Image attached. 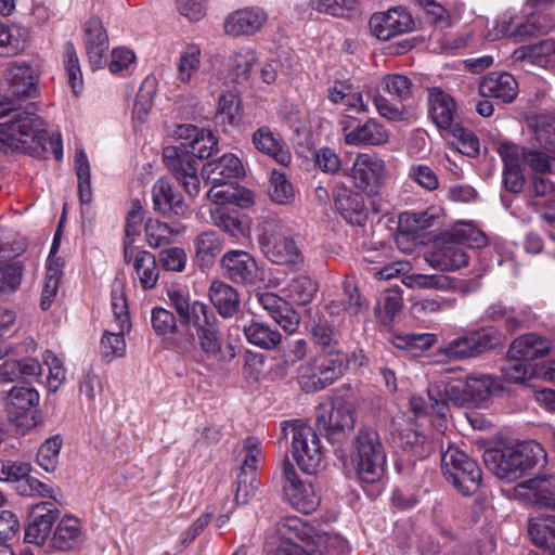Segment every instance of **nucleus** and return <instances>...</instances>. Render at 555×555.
Masks as SVG:
<instances>
[{"label":"nucleus","instance_id":"obj_1","mask_svg":"<svg viewBox=\"0 0 555 555\" xmlns=\"http://www.w3.org/2000/svg\"><path fill=\"white\" fill-rule=\"evenodd\" d=\"M179 134L191 139L185 149L168 146L164 150V160L168 169L178 181L181 182L185 192L196 196L199 192V179L197 176L198 160L211 156L217 147V140L211 132L199 130L193 126H182Z\"/></svg>","mask_w":555,"mask_h":555},{"label":"nucleus","instance_id":"obj_2","mask_svg":"<svg viewBox=\"0 0 555 555\" xmlns=\"http://www.w3.org/2000/svg\"><path fill=\"white\" fill-rule=\"evenodd\" d=\"M485 244L486 236L481 231L469 223H457L434 241L425 260L436 270L454 271L468 263L464 245L478 248Z\"/></svg>","mask_w":555,"mask_h":555},{"label":"nucleus","instance_id":"obj_3","mask_svg":"<svg viewBox=\"0 0 555 555\" xmlns=\"http://www.w3.org/2000/svg\"><path fill=\"white\" fill-rule=\"evenodd\" d=\"M276 531L285 541L275 552L296 546L308 555H340L346 546L345 539L337 534L317 532L298 517H286L279 521Z\"/></svg>","mask_w":555,"mask_h":555},{"label":"nucleus","instance_id":"obj_4","mask_svg":"<svg viewBox=\"0 0 555 555\" xmlns=\"http://www.w3.org/2000/svg\"><path fill=\"white\" fill-rule=\"evenodd\" d=\"M111 308L114 320L105 330L100 341L101 354L108 362L125 356L126 343L124 336L131 328L125 285L120 280H115L112 285Z\"/></svg>","mask_w":555,"mask_h":555},{"label":"nucleus","instance_id":"obj_5","mask_svg":"<svg viewBox=\"0 0 555 555\" xmlns=\"http://www.w3.org/2000/svg\"><path fill=\"white\" fill-rule=\"evenodd\" d=\"M262 254L273 263L296 268L304 256L289 231L278 220H264L258 234Z\"/></svg>","mask_w":555,"mask_h":555},{"label":"nucleus","instance_id":"obj_6","mask_svg":"<svg viewBox=\"0 0 555 555\" xmlns=\"http://www.w3.org/2000/svg\"><path fill=\"white\" fill-rule=\"evenodd\" d=\"M541 452L537 443H528L517 448H505L501 451H488L485 461L494 475L506 481H514L538 464L534 450Z\"/></svg>","mask_w":555,"mask_h":555},{"label":"nucleus","instance_id":"obj_7","mask_svg":"<svg viewBox=\"0 0 555 555\" xmlns=\"http://www.w3.org/2000/svg\"><path fill=\"white\" fill-rule=\"evenodd\" d=\"M354 462L361 481L374 483L382 479L386 467V452L378 433L361 429L354 440Z\"/></svg>","mask_w":555,"mask_h":555},{"label":"nucleus","instance_id":"obj_8","mask_svg":"<svg viewBox=\"0 0 555 555\" xmlns=\"http://www.w3.org/2000/svg\"><path fill=\"white\" fill-rule=\"evenodd\" d=\"M353 404L343 397L320 403L315 409V424L332 443L348 437L354 427Z\"/></svg>","mask_w":555,"mask_h":555},{"label":"nucleus","instance_id":"obj_9","mask_svg":"<svg viewBox=\"0 0 555 555\" xmlns=\"http://www.w3.org/2000/svg\"><path fill=\"white\" fill-rule=\"evenodd\" d=\"M14 118L0 124V154L26 151L44 131V122L37 115L17 113Z\"/></svg>","mask_w":555,"mask_h":555},{"label":"nucleus","instance_id":"obj_10","mask_svg":"<svg viewBox=\"0 0 555 555\" xmlns=\"http://www.w3.org/2000/svg\"><path fill=\"white\" fill-rule=\"evenodd\" d=\"M442 472L447 480L464 495L476 492L481 481V469L462 450L449 447L441 456Z\"/></svg>","mask_w":555,"mask_h":555},{"label":"nucleus","instance_id":"obj_11","mask_svg":"<svg viewBox=\"0 0 555 555\" xmlns=\"http://www.w3.org/2000/svg\"><path fill=\"white\" fill-rule=\"evenodd\" d=\"M534 128L535 141L544 152L521 146V163L527 164L534 172L555 173V115L552 122L542 115L538 116Z\"/></svg>","mask_w":555,"mask_h":555},{"label":"nucleus","instance_id":"obj_12","mask_svg":"<svg viewBox=\"0 0 555 555\" xmlns=\"http://www.w3.org/2000/svg\"><path fill=\"white\" fill-rule=\"evenodd\" d=\"M292 453L298 467L307 474L318 473L323 465L324 453L315 430L300 422L289 424Z\"/></svg>","mask_w":555,"mask_h":555},{"label":"nucleus","instance_id":"obj_13","mask_svg":"<svg viewBox=\"0 0 555 555\" xmlns=\"http://www.w3.org/2000/svg\"><path fill=\"white\" fill-rule=\"evenodd\" d=\"M347 176L357 189L367 195H376L387 180L386 164L376 154L360 153Z\"/></svg>","mask_w":555,"mask_h":555},{"label":"nucleus","instance_id":"obj_14","mask_svg":"<svg viewBox=\"0 0 555 555\" xmlns=\"http://www.w3.org/2000/svg\"><path fill=\"white\" fill-rule=\"evenodd\" d=\"M284 493L289 504L304 514L313 513L321 499L313 485L299 478L291 463L284 465Z\"/></svg>","mask_w":555,"mask_h":555},{"label":"nucleus","instance_id":"obj_15","mask_svg":"<svg viewBox=\"0 0 555 555\" xmlns=\"http://www.w3.org/2000/svg\"><path fill=\"white\" fill-rule=\"evenodd\" d=\"M427 396L431 409L439 415L444 414L447 402L460 406L468 404L465 379L460 377L442 376L428 386Z\"/></svg>","mask_w":555,"mask_h":555},{"label":"nucleus","instance_id":"obj_16","mask_svg":"<svg viewBox=\"0 0 555 555\" xmlns=\"http://www.w3.org/2000/svg\"><path fill=\"white\" fill-rule=\"evenodd\" d=\"M370 29L376 38L387 41L413 30L414 21L406 9L398 7L373 14L370 18Z\"/></svg>","mask_w":555,"mask_h":555},{"label":"nucleus","instance_id":"obj_17","mask_svg":"<svg viewBox=\"0 0 555 555\" xmlns=\"http://www.w3.org/2000/svg\"><path fill=\"white\" fill-rule=\"evenodd\" d=\"M268 14L259 7H245L228 14L223 22L224 34L230 37H251L261 31Z\"/></svg>","mask_w":555,"mask_h":555},{"label":"nucleus","instance_id":"obj_18","mask_svg":"<svg viewBox=\"0 0 555 555\" xmlns=\"http://www.w3.org/2000/svg\"><path fill=\"white\" fill-rule=\"evenodd\" d=\"M555 0H528L525 5L527 20L518 24V34L538 36L550 33L555 28L553 7Z\"/></svg>","mask_w":555,"mask_h":555},{"label":"nucleus","instance_id":"obj_19","mask_svg":"<svg viewBox=\"0 0 555 555\" xmlns=\"http://www.w3.org/2000/svg\"><path fill=\"white\" fill-rule=\"evenodd\" d=\"M489 348V335L483 332L473 331L451 339L440 348V353L449 360L457 361L476 357Z\"/></svg>","mask_w":555,"mask_h":555},{"label":"nucleus","instance_id":"obj_20","mask_svg":"<svg viewBox=\"0 0 555 555\" xmlns=\"http://www.w3.org/2000/svg\"><path fill=\"white\" fill-rule=\"evenodd\" d=\"M552 349L553 343L550 338L537 333H527L512 341L507 356L511 360L534 362L547 357Z\"/></svg>","mask_w":555,"mask_h":555},{"label":"nucleus","instance_id":"obj_21","mask_svg":"<svg viewBox=\"0 0 555 555\" xmlns=\"http://www.w3.org/2000/svg\"><path fill=\"white\" fill-rule=\"evenodd\" d=\"M244 172L241 159L230 153L205 164L202 168V178L206 184L225 186L232 179L242 177Z\"/></svg>","mask_w":555,"mask_h":555},{"label":"nucleus","instance_id":"obj_22","mask_svg":"<svg viewBox=\"0 0 555 555\" xmlns=\"http://www.w3.org/2000/svg\"><path fill=\"white\" fill-rule=\"evenodd\" d=\"M369 307V300L362 296L356 283L346 278L343 282L341 297L331 300L325 310L332 317L347 314L349 318H358L364 314Z\"/></svg>","mask_w":555,"mask_h":555},{"label":"nucleus","instance_id":"obj_23","mask_svg":"<svg viewBox=\"0 0 555 555\" xmlns=\"http://www.w3.org/2000/svg\"><path fill=\"white\" fill-rule=\"evenodd\" d=\"M256 299L286 333L293 334L298 330L299 315L285 299L271 292L257 293Z\"/></svg>","mask_w":555,"mask_h":555},{"label":"nucleus","instance_id":"obj_24","mask_svg":"<svg viewBox=\"0 0 555 555\" xmlns=\"http://www.w3.org/2000/svg\"><path fill=\"white\" fill-rule=\"evenodd\" d=\"M498 153L504 164L503 182L506 190L519 193L525 183L521 146L509 142H502L498 146Z\"/></svg>","mask_w":555,"mask_h":555},{"label":"nucleus","instance_id":"obj_25","mask_svg":"<svg viewBox=\"0 0 555 555\" xmlns=\"http://www.w3.org/2000/svg\"><path fill=\"white\" fill-rule=\"evenodd\" d=\"M223 274L234 283L249 284L257 279L255 259L243 250H231L221 258Z\"/></svg>","mask_w":555,"mask_h":555},{"label":"nucleus","instance_id":"obj_26","mask_svg":"<svg viewBox=\"0 0 555 555\" xmlns=\"http://www.w3.org/2000/svg\"><path fill=\"white\" fill-rule=\"evenodd\" d=\"M478 90L482 98L511 103L517 96L518 83L509 73L492 72L480 79Z\"/></svg>","mask_w":555,"mask_h":555},{"label":"nucleus","instance_id":"obj_27","mask_svg":"<svg viewBox=\"0 0 555 555\" xmlns=\"http://www.w3.org/2000/svg\"><path fill=\"white\" fill-rule=\"evenodd\" d=\"M39 392L33 387H13L5 400V410L16 426L25 425L24 418L39 404Z\"/></svg>","mask_w":555,"mask_h":555},{"label":"nucleus","instance_id":"obj_28","mask_svg":"<svg viewBox=\"0 0 555 555\" xmlns=\"http://www.w3.org/2000/svg\"><path fill=\"white\" fill-rule=\"evenodd\" d=\"M251 143L258 152L269 156L278 164L285 167L291 165L292 154L287 144L268 126L259 127L251 134Z\"/></svg>","mask_w":555,"mask_h":555},{"label":"nucleus","instance_id":"obj_29","mask_svg":"<svg viewBox=\"0 0 555 555\" xmlns=\"http://www.w3.org/2000/svg\"><path fill=\"white\" fill-rule=\"evenodd\" d=\"M345 143L348 145H384L389 141V131L375 118L367 119L363 125L349 130L346 122L341 124Z\"/></svg>","mask_w":555,"mask_h":555},{"label":"nucleus","instance_id":"obj_30","mask_svg":"<svg viewBox=\"0 0 555 555\" xmlns=\"http://www.w3.org/2000/svg\"><path fill=\"white\" fill-rule=\"evenodd\" d=\"M429 115L439 129L451 130L457 116L453 98L440 88H433L428 93Z\"/></svg>","mask_w":555,"mask_h":555},{"label":"nucleus","instance_id":"obj_31","mask_svg":"<svg viewBox=\"0 0 555 555\" xmlns=\"http://www.w3.org/2000/svg\"><path fill=\"white\" fill-rule=\"evenodd\" d=\"M511 57L515 63H528L555 69V39L548 38L534 44L519 47L514 50Z\"/></svg>","mask_w":555,"mask_h":555},{"label":"nucleus","instance_id":"obj_32","mask_svg":"<svg viewBox=\"0 0 555 555\" xmlns=\"http://www.w3.org/2000/svg\"><path fill=\"white\" fill-rule=\"evenodd\" d=\"M440 217L441 209L439 207H429L418 212L402 214L399 219L400 235L397 238L398 244H400V241L405 235L418 237L435 228L438 225Z\"/></svg>","mask_w":555,"mask_h":555},{"label":"nucleus","instance_id":"obj_33","mask_svg":"<svg viewBox=\"0 0 555 555\" xmlns=\"http://www.w3.org/2000/svg\"><path fill=\"white\" fill-rule=\"evenodd\" d=\"M85 47L89 63L93 68H101L108 50V38L98 20H90L85 25Z\"/></svg>","mask_w":555,"mask_h":555},{"label":"nucleus","instance_id":"obj_34","mask_svg":"<svg viewBox=\"0 0 555 555\" xmlns=\"http://www.w3.org/2000/svg\"><path fill=\"white\" fill-rule=\"evenodd\" d=\"M153 206L159 214L169 216L181 215L185 210L182 196L175 191L171 183L164 178L158 179L152 188Z\"/></svg>","mask_w":555,"mask_h":555},{"label":"nucleus","instance_id":"obj_35","mask_svg":"<svg viewBox=\"0 0 555 555\" xmlns=\"http://www.w3.org/2000/svg\"><path fill=\"white\" fill-rule=\"evenodd\" d=\"M7 98L12 100L27 96L35 90V76L31 68L25 64H12L7 68Z\"/></svg>","mask_w":555,"mask_h":555},{"label":"nucleus","instance_id":"obj_36","mask_svg":"<svg viewBox=\"0 0 555 555\" xmlns=\"http://www.w3.org/2000/svg\"><path fill=\"white\" fill-rule=\"evenodd\" d=\"M82 542L81 524L76 517L66 516L60 520L51 538V544L59 551H69Z\"/></svg>","mask_w":555,"mask_h":555},{"label":"nucleus","instance_id":"obj_37","mask_svg":"<svg viewBox=\"0 0 555 555\" xmlns=\"http://www.w3.org/2000/svg\"><path fill=\"white\" fill-rule=\"evenodd\" d=\"M209 298L222 318H231L238 311L237 292L222 281L211 283Z\"/></svg>","mask_w":555,"mask_h":555},{"label":"nucleus","instance_id":"obj_38","mask_svg":"<svg viewBox=\"0 0 555 555\" xmlns=\"http://www.w3.org/2000/svg\"><path fill=\"white\" fill-rule=\"evenodd\" d=\"M202 65V50L196 43L185 44L176 62L177 80L180 83H190L198 73Z\"/></svg>","mask_w":555,"mask_h":555},{"label":"nucleus","instance_id":"obj_39","mask_svg":"<svg viewBox=\"0 0 555 555\" xmlns=\"http://www.w3.org/2000/svg\"><path fill=\"white\" fill-rule=\"evenodd\" d=\"M335 207L351 224H361L365 219L364 201L362 195L344 189L335 196Z\"/></svg>","mask_w":555,"mask_h":555},{"label":"nucleus","instance_id":"obj_40","mask_svg":"<svg viewBox=\"0 0 555 555\" xmlns=\"http://www.w3.org/2000/svg\"><path fill=\"white\" fill-rule=\"evenodd\" d=\"M324 375L327 385L340 378L348 369V354L339 350H331L313 357Z\"/></svg>","mask_w":555,"mask_h":555},{"label":"nucleus","instance_id":"obj_41","mask_svg":"<svg viewBox=\"0 0 555 555\" xmlns=\"http://www.w3.org/2000/svg\"><path fill=\"white\" fill-rule=\"evenodd\" d=\"M529 534L532 542L555 554V517L539 516L529 521Z\"/></svg>","mask_w":555,"mask_h":555},{"label":"nucleus","instance_id":"obj_42","mask_svg":"<svg viewBox=\"0 0 555 555\" xmlns=\"http://www.w3.org/2000/svg\"><path fill=\"white\" fill-rule=\"evenodd\" d=\"M257 62V52L253 48L240 47L230 55L228 67L237 82L247 81Z\"/></svg>","mask_w":555,"mask_h":555},{"label":"nucleus","instance_id":"obj_43","mask_svg":"<svg viewBox=\"0 0 555 555\" xmlns=\"http://www.w3.org/2000/svg\"><path fill=\"white\" fill-rule=\"evenodd\" d=\"M184 230L185 228L181 223L168 224L153 219L149 220L145 224L147 243L153 248L170 244Z\"/></svg>","mask_w":555,"mask_h":555},{"label":"nucleus","instance_id":"obj_44","mask_svg":"<svg viewBox=\"0 0 555 555\" xmlns=\"http://www.w3.org/2000/svg\"><path fill=\"white\" fill-rule=\"evenodd\" d=\"M134 270L144 291L152 289L156 286L159 270L155 256L147 250H139L134 257Z\"/></svg>","mask_w":555,"mask_h":555},{"label":"nucleus","instance_id":"obj_45","mask_svg":"<svg viewBox=\"0 0 555 555\" xmlns=\"http://www.w3.org/2000/svg\"><path fill=\"white\" fill-rule=\"evenodd\" d=\"M243 331L248 343L262 349L272 350L281 343V334L262 322L253 321Z\"/></svg>","mask_w":555,"mask_h":555},{"label":"nucleus","instance_id":"obj_46","mask_svg":"<svg viewBox=\"0 0 555 555\" xmlns=\"http://www.w3.org/2000/svg\"><path fill=\"white\" fill-rule=\"evenodd\" d=\"M74 169L78 180V193L81 204H90L93 198L91 185V168L83 150L76 151Z\"/></svg>","mask_w":555,"mask_h":555},{"label":"nucleus","instance_id":"obj_47","mask_svg":"<svg viewBox=\"0 0 555 555\" xmlns=\"http://www.w3.org/2000/svg\"><path fill=\"white\" fill-rule=\"evenodd\" d=\"M297 380L300 388L306 392H315L328 386L313 358L298 367Z\"/></svg>","mask_w":555,"mask_h":555},{"label":"nucleus","instance_id":"obj_48","mask_svg":"<svg viewBox=\"0 0 555 555\" xmlns=\"http://www.w3.org/2000/svg\"><path fill=\"white\" fill-rule=\"evenodd\" d=\"M435 341V336L429 333H411L395 335L392 344L396 348L408 351L416 357L428 350Z\"/></svg>","mask_w":555,"mask_h":555},{"label":"nucleus","instance_id":"obj_49","mask_svg":"<svg viewBox=\"0 0 555 555\" xmlns=\"http://www.w3.org/2000/svg\"><path fill=\"white\" fill-rule=\"evenodd\" d=\"M223 240L215 231L203 232L195 240V254L197 260L203 264H208L221 253Z\"/></svg>","mask_w":555,"mask_h":555},{"label":"nucleus","instance_id":"obj_50","mask_svg":"<svg viewBox=\"0 0 555 555\" xmlns=\"http://www.w3.org/2000/svg\"><path fill=\"white\" fill-rule=\"evenodd\" d=\"M182 324L191 325L195 328L196 333L218 323L215 312L211 308L199 301L194 300L188 312L180 318Z\"/></svg>","mask_w":555,"mask_h":555},{"label":"nucleus","instance_id":"obj_51","mask_svg":"<svg viewBox=\"0 0 555 555\" xmlns=\"http://www.w3.org/2000/svg\"><path fill=\"white\" fill-rule=\"evenodd\" d=\"M155 95V85L153 80L146 79L137 92L133 109L132 121L134 126L142 125L152 109L153 99Z\"/></svg>","mask_w":555,"mask_h":555},{"label":"nucleus","instance_id":"obj_52","mask_svg":"<svg viewBox=\"0 0 555 555\" xmlns=\"http://www.w3.org/2000/svg\"><path fill=\"white\" fill-rule=\"evenodd\" d=\"M268 193L272 202L279 205H287L293 202L295 192L286 176L279 170H272Z\"/></svg>","mask_w":555,"mask_h":555},{"label":"nucleus","instance_id":"obj_53","mask_svg":"<svg viewBox=\"0 0 555 555\" xmlns=\"http://www.w3.org/2000/svg\"><path fill=\"white\" fill-rule=\"evenodd\" d=\"M242 466L240 473L256 474L260 463L263 461L261 442L255 437H248L243 441Z\"/></svg>","mask_w":555,"mask_h":555},{"label":"nucleus","instance_id":"obj_54","mask_svg":"<svg viewBox=\"0 0 555 555\" xmlns=\"http://www.w3.org/2000/svg\"><path fill=\"white\" fill-rule=\"evenodd\" d=\"M201 350L208 357L216 360L223 358L222 352V337L218 327V323H215L196 333Z\"/></svg>","mask_w":555,"mask_h":555},{"label":"nucleus","instance_id":"obj_55","mask_svg":"<svg viewBox=\"0 0 555 555\" xmlns=\"http://www.w3.org/2000/svg\"><path fill=\"white\" fill-rule=\"evenodd\" d=\"M288 297L298 305H308L318 292V284L310 276L299 275L287 287Z\"/></svg>","mask_w":555,"mask_h":555},{"label":"nucleus","instance_id":"obj_56","mask_svg":"<svg viewBox=\"0 0 555 555\" xmlns=\"http://www.w3.org/2000/svg\"><path fill=\"white\" fill-rule=\"evenodd\" d=\"M26 48V34L0 22V54L14 55Z\"/></svg>","mask_w":555,"mask_h":555},{"label":"nucleus","instance_id":"obj_57","mask_svg":"<svg viewBox=\"0 0 555 555\" xmlns=\"http://www.w3.org/2000/svg\"><path fill=\"white\" fill-rule=\"evenodd\" d=\"M403 450L415 459L426 457L433 449L431 440L415 429H406L402 435Z\"/></svg>","mask_w":555,"mask_h":555},{"label":"nucleus","instance_id":"obj_58","mask_svg":"<svg viewBox=\"0 0 555 555\" xmlns=\"http://www.w3.org/2000/svg\"><path fill=\"white\" fill-rule=\"evenodd\" d=\"M373 102L377 113L389 121H408L412 117L411 111L404 104H392L382 94L375 95Z\"/></svg>","mask_w":555,"mask_h":555},{"label":"nucleus","instance_id":"obj_59","mask_svg":"<svg viewBox=\"0 0 555 555\" xmlns=\"http://www.w3.org/2000/svg\"><path fill=\"white\" fill-rule=\"evenodd\" d=\"M483 319L488 321H504L509 331H516L520 327L524 319L520 318L514 308L506 307L502 302L490 305L485 311Z\"/></svg>","mask_w":555,"mask_h":555},{"label":"nucleus","instance_id":"obj_60","mask_svg":"<svg viewBox=\"0 0 555 555\" xmlns=\"http://www.w3.org/2000/svg\"><path fill=\"white\" fill-rule=\"evenodd\" d=\"M42 358L49 371L47 378L48 389L51 392H55L66 379L64 362L51 350H46Z\"/></svg>","mask_w":555,"mask_h":555},{"label":"nucleus","instance_id":"obj_61","mask_svg":"<svg viewBox=\"0 0 555 555\" xmlns=\"http://www.w3.org/2000/svg\"><path fill=\"white\" fill-rule=\"evenodd\" d=\"M531 370L532 363L509 359L507 363L502 366L501 371L504 380L507 383L530 385L532 380Z\"/></svg>","mask_w":555,"mask_h":555},{"label":"nucleus","instance_id":"obj_62","mask_svg":"<svg viewBox=\"0 0 555 555\" xmlns=\"http://www.w3.org/2000/svg\"><path fill=\"white\" fill-rule=\"evenodd\" d=\"M62 441L59 437L47 439L37 452V463L46 472H53L59 462Z\"/></svg>","mask_w":555,"mask_h":555},{"label":"nucleus","instance_id":"obj_63","mask_svg":"<svg viewBox=\"0 0 555 555\" xmlns=\"http://www.w3.org/2000/svg\"><path fill=\"white\" fill-rule=\"evenodd\" d=\"M382 89L399 101H405L412 95V82L403 75H388L382 81Z\"/></svg>","mask_w":555,"mask_h":555},{"label":"nucleus","instance_id":"obj_64","mask_svg":"<svg viewBox=\"0 0 555 555\" xmlns=\"http://www.w3.org/2000/svg\"><path fill=\"white\" fill-rule=\"evenodd\" d=\"M23 276V266L18 261L0 262V295L18 288Z\"/></svg>","mask_w":555,"mask_h":555}]
</instances>
